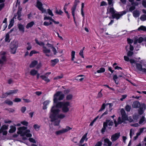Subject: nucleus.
I'll use <instances>...</instances> for the list:
<instances>
[{"instance_id":"obj_27","label":"nucleus","mask_w":146,"mask_h":146,"mask_svg":"<svg viewBox=\"0 0 146 146\" xmlns=\"http://www.w3.org/2000/svg\"><path fill=\"white\" fill-rule=\"evenodd\" d=\"M4 103L9 105H12L13 104V102L9 100H5L4 101Z\"/></svg>"},{"instance_id":"obj_10","label":"nucleus","mask_w":146,"mask_h":146,"mask_svg":"<svg viewBox=\"0 0 146 146\" xmlns=\"http://www.w3.org/2000/svg\"><path fill=\"white\" fill-rule=\"evenodd\" d=\"M8 128V125H3L1 128L0 129V133L3 132V135H6L7 134V131H5Z\"/></svg>"},{"instance_id":"obj_14","label":"nucleus","mask_w":146,"mask_h":146,"mask_svg":"<svg viewBox=\"0 0 146 146\" xmlns=\"http://www.w3.org/2000/svg\"><path fill=\"white\" fill-rule=\"evenodd\" d=\"M132 106V107L134 108H138L141 106L140 103L138 101L133 102Z\"/></svg>"},{"instance_id":"obj_56","label":"nucleus","mask_w":146,"mask_h":146,"mask_svg":"<svg viewBox=\"0 0 146 146\" xmlns=\"http://www.w3.org/2000/svg\"><path fill=\"white\" fill-rule=\"evenodd\" d=\"M29 141L32 143H36V141L33 138H29Z\"/></svg>"},{"instance_id":"obj_15","label":"nucleus","mask_w":146,"mask_h":146,"mask_svg":"<svg viewBox=\"0 0 146 146\" xmlns=\"http://www.w3.org/2000/svg\"><path fill=\"white\" fill-rule=\"evenodd\" d=\"M104 124H105L106 126H107L108 125L109 126H112L113 125V123L112 121H111L109 120H106L105 122L103 123Z\"/></svg>"},{"instance_id":"obj_39","label":"nucleus","mask_w":146,"mask_h":146,"mask_svg":"<svg viewBox=\"0 0 146 146\" xmlns=\"http://www.w3.org/2000/svg\"><path fill=\"white\" fill-rule=\"evenodd\" d=\"M146 132V128H142L140 129L139 132L141 134L143 132Z\"/></svg>"},{"instance_id":"obj_34","label":"nucleus","mask_w":146,"mask_h":146,"mask_svg":"<svg viewBox=\"0 0 146 146\" xmlns=\"http://www.w3.org/2000/svg\"><path fill=\"white\" fill-rule=\"evenodd\" d=\"M63 75L62 74H61L60 76H57L55 77L54 78V80H57L58 79H60L62 78L63 77Z\"/></svg>"},{"instance_id":"obj_47","label":"nucleus","mask_w":146,"mask_h":146,"mask_svg":"<svg viewBox=\"0 0 146 146\" xmlns=\"http://www.w3.org/2000/svg\"><path fill=\"white\" fill-rule=\"evenodd\" d=\"M102 141H103V140H102V141H98L95 145V146H101L102 145Z\"/></svg>"},{"instance_id":"obj_29","label":"nucleus","mask_w":146,"mask_h":146,"mask_svg":"<svg viewBox=\"0 0 146 146\" xmlns=\"http://www.w3.org/2000/svg\"><path fill=\"white\" fill-rule=\"evenodd\" d=\"M75 51L73 50H72L71 53V60L72 61L74 60V59L75 58Z\"/></svg>"},{"instance_id":"obj_24","label":"nucleus","mask_w":146,"mask_h":146,"mask_svg":"<svg viewBox=\"0 0 146 146\" xmlns=\"http://www.w3.org/2000/svg\"><path fill=\"white\" fill-rule=\"evenodd\" d=\"M34 24V23L33 21H32L27 24L26 26V28L27 29H29V28L32 27Z\"/></svg>"},{"instance_id":"obj_11","label":"nucleus","mask_w":146,"mask_h":146,"mask_svg":"<svg viewBox=\"0 0 146 146\" xmlns=\"http://www.w3.org/2000/svg\"><path fill=\"white\" fill-rule=\"evenodd\" d=\"M120 136L119 133H115L111 136V139L113 142H114L119 138Z\"/></svg>"},{"instance_id":"obj_35","label":"nucleus","mask_w":146,"mask_h":146,"mask_svg":"<svg viewBox=\"0 0 146 146\" xmlns=\"http://www.w3.org/2000/svg\"><path fill=\"white\" fill-rule=\"evenodd\" d=\"M138 30L139 31L141 30L143 31H146V27L143 26H141L138 29Z\"/></svg>"},{"instance_id":"obj_7","label":"nucleus","mask_w":146,"mask_h":146,"mask_svg":"<svg viewBox=\"0 0 146 146\" xmlns=\"http://www.w3.org/2000/svg\"><path fill=\"white\" fill-rule=\"evenodd\" d=\"M18 91V90H10L7 92L5 93H3L2 94V98H6L9 95H10L17 93Z\"/></svg>"},{"instance_id":"obj_58","label":"nucleus","mask_w":146,"mask_h":146,"mask_svg":"<svg viewBox=\"0 0 146 146\" xmlns=\"http://www.w3.org/2000/svg\"><path fill=\"white\" fill-rule=\"evenodd\" d=\"M142 4L143 6L146 8V0H143L142 1Z\"/></svg>"},{"instance_id":"obj_31","label":"nucleus","mask_w":146,"mask_h":146,"mask_svg":"<svg viewBox=\"0 0 146 146\" xmlns=\"http://www.w3.org/2000/svg\"><path fill=\"white\" fill-rule=\"evenodd\" d=\"M27 46L26 48L27 50H29L31 49L32 48V46L31 43L28 42L27 43Z\"/></svg>"},{"instance_id":"obj_44","label":"nucleus","mask_w":146,"mask_h":146,"mask_svg":"<svg viewBox=\"0 0 146 146\" xmlns=\"http://www.w3.org/2000/svg\"><path fill=\"white\" fill-rule=\"evenodd\" d=\"M134 131L133 130H132V129H131L130 130V136L131 138H132V136L133 135H134Z\"/></svg>"},{"instance_id":"obj_42","label":"nucleus","mask_w":146,"mask_h":146,"mask_svg":"<svg viewBox=\"0 0 146 146\" xmlns=\"http://www.w3.org/2000/svg\"><path fill=\"white\" fill-rule=\"evenodd\" d=\"M107 126H106L105 124L103 123V127L101 130V132L102 133L105 132V130L106 129Z\"/></svg>"},{"instance_id":"obj_45","label":"nucleus","mask_w":146,"mask_h":146,"mask_svg":"<svg viewBox=\"0 0 146 146\" xmlns=\"http://www.w3.org/2000/svg\"><path fill=\"white\" fill-rule=\"evenodd\" d=\"M47 12L49 15L52 16H54L52 11L50 9H47Z\"/></svg>"},{"instance_id":"obj_13","label":"nucleus","mask_w":146,"mask_h":146,"mask_svg":"<svg viewBox=\"0 0 146 146\" xmlns=\"http://www.w3.org/2000/svg\"><path fill=\"white\" fill-rule=\"evenodd\" d=\"M112 143L107 138H105L104 140V146H111Z\"/></svg>"},{"instance_id":"obj_1","label":"nucleus","mask_w":146,"mask_h":146,"mask_svg":"<svg viewBox=\"0 0 146 146\" xmlns=\"http://www.w3.org/2000/svg\"><path fill=\"white\" fill-rule=\"evenodd\" d=\"M64 96V95L61 91L57 92L54 95V105L50 110V117L51 119V121L54 122L53 124L55 126L58 125L60 121L59 119H63L65 116L64 114L60 113V110L58 108L62 107V111L65 113L68 112L69 110V102H58V100H62Z\"/></svg>"},{"instance_id":"obj_9","label":"nucleus","mask_w":146,"mask_h":146,"mask_svg":"<svg viewBox=\"0 0 146 146\" xmlns=\"http://www.w3.org/2000/svg\"><path fill=\"white\" fill-rule=\"evenodd\" d=\"M36 7L39 10L41 11L42 13H46V10L42 7V3L38 1L37 2Z\"/></svg>"},{"instance_id":"obj_48","label":"nucleus","mask_w":146,"mask_h":146,"mask_svg":"<svg viewBox=\"0 0 146 146\" xmlns=\"http://www.w3.org/2000/svg\"><path fill=\"white\" fill-rule=\"evenodd\" d=\"M143 40V38L142 37H139L137 39V41L139 43H141Z\"/></svg>"},{"instance_id":"obj_43","label":"nucleus","mask_w":146,"mask_h":146,"mask_svg":"<svg viewBox=\"0 0 146 146\" xmlns=\"http://www.w3.org/2000/svg\"><path fill=\"white\" fill-rule=\"evenodd\" d=\"M102 90L100 91L98 93V96H97V97L96 98H100L101 97H102V96H103V95L102 94V92H101V91H102Z\"/></svg>"},{"instance_id":"obj_61","label":"nucleus","mask_w":146,"mask_h":146,"mask_svg":"<svg viewBox=\"0 0 146 146\" xmlns=\"http://www.w3.org/2000/svg\"><path fill=\"white\" fill-rule=\"evenodd\" d=\"M52 49V51L53 52L54 54V55L56 54L57 53V50L54 47H53Z\"/></svg>"},{"instance_id":"obj_40","label":"nucleus","mask_w":146,"mask_h":146,"mask_svg":"<svg viewBox=\"0 0 146 146\" xmlns=\"http://www.w3.org/2000/svg\"><path fill=\"white\" fill-rule=\"evenodd\" d=\"M38 53V52L35 50H32L31 51L29 54V56H32L33 54H35Z\"/></svg>"},{"instance_id":"obj_55","label":"nucleus","mask_w":146,"mask_h":146,"mask_svg":"<svg viewBox=\"0 0 146 146\" xmlns=\"http://www.w3.org/2000/svg\"><path fill=\"white\" fill-rule=\"evenodd\" d=\"M127 41L128 43L130 44H131L133 43V41L132 39H130V38H127Z\"/></svg>"},{"instance_id":"obj_57","label":"nucleus","mask_w":146,"mask_h":146,"mask_svg":"<svg viewBox=\"0 0 146 146\" xmlns=\"http://www.w3.org/2000/svg\"><path fill=\"white\" fill-rule=\"evenodd\" d=\"M107 5V3L106 2L104 1H102L101 3L100 6H104L106 5Z\"/></svg>"},{"instance_id":"obj_25","label":"nucleus","mask_w":146,"mask_h":146,"mask_svg":"<svg viewBox=\"0 0 146 146\" xmlns=\"http://www.w3.org/2000/svg\"><path fill=\"white\" fill-rule=\"evenodd\" d=\"M38 71L35 69H32L31 70L30 72V74L31 75L34 76L37 73Z\"/></svg>"},{"instance_id":"obj_16","label":"nucleus","mask_w":146,"mask_h":146,"mask_svg":"<svg viewBox=\"0 0 146 146\" xmlns=\"http://www.w3.org/2000/svg\"><path fill=\"white\" fill-rule=\"evenodd\" d=\"M130 62L131 63H135V64H139L140 63H144L142 60H141V62L139 61V60L137 61L136 59L135 60L133 59H131L130 60Z\"/></svg>"},{"instance_id":"obj_50","label":"nucleus","mask_w":146,"mask_h":146,"mask_svg":"<svg viewBox=\"0 0 146 146\" xmlns=\"http://www.w3.org/2000/svg\"><path fill=\"white\" fill-rule=\"evenodd\" d=\"M33 127L34 128L36 129H39V128L40 127V126L37 124H35L34 125Z\"/></svg>"},{"instance_id":"obj_51","label":"nucleus","mask_w":146,"mask_h":146,"mask_svg":"<svg viewBox=\"0 0 146 146\" xmlns=\"http://www.w3.org/2000/svg\"><path fill=\"white\" fill-rule=\"evenodd\" d=\"M21 123L22 124L27 126L28 125V123L27 122L25 121H21Z\"/></svg>"},{"instance_id":"obj_32","label":"nucleus","mask_w":146,"mask_h":146,"mask_svg":"<svg viewBox=\"0 0 146 146\" xmlns=\"http://www.w3.org/2000/svg\"><path fill=\"white\" fill-rule=\"evenodd\" d=\"M131 108V106L129 105H127L125 108V110L129 112L130 111Z\"/></svg>"},{"instance_id":"obj_62","label":"nucleus","mask_w":146,"mask_h":146,"mask_svg":"<svg viewBox=\"0 0 146 146\" xmlns=\"http://www.w3.org/2000/svg\"><path fill=\"white\" fill-rule=\"evenodd\" d=\"M7 82L9 84H10L13 83V80L11 79H9L8 80Z\"/></svg>"},{"instance_id":"obj_6","label":"nucleus","mask_w":146,"mask_h":146,"mask_svg":"<svg viewBox=\"0 0 146 146\" xmlns=\"http://www.w3.org/2000/svg\"><path fill=\"white\" fill-rule=\"evenodd\" d=\"M18 46V42L16 40H13L11 42L10 48V51L11 54H15L16 53Z\"/></svg>"},{"instance_id":"obj_28","label":"nucleus","mask_w":146,"mask_h":146,"mask_svg":"<svg viewBox=\"0 0 146 146\" xmlns=\"http://www.w3.org/2000/svg\"><path fill=\"white\" fill-rule=\"evenodd\" d=\"M73 97V96L72 94H69L66 96V98L67 100H70L72 99Z\"/></svg>"},{"instance_id":"obj_12","label":"nucleus","mask_w":146,"mask_h":146,"mask_svg":"<svg viewBox=\"0 0 146 146\" xmlns=\"http://www.w3.org/2000/svg\"><path fill=\"white\" fill-rule=\"evenodd\" d=\"M145 109L146 106L145 104H142L141 107L138 110V113L140 115L142 114Z\"/></svg>"},{"instance_id":"obj_4","label":"nucleus","mask_w":146,"mask_h":146,"mask_svg":"<svg viewBox=\"0 0 146 146\" xmlns=\"http://www.w3.org/2000/svg\"><path fill=\"white\" fill-rule=\"evenodd\" d=\"M27 127L23 126L18 128V129L19 130L17 132V133L21 134L23 136H26L27 137H30L32 136V134L30 133V131L29 130H26Z\"/></svg>"},{"instance_id":"obj_54","label":"nucleus","mask_w":146,"mask_h":146,"mask_svg":"<svg viewBox=\"0 0 146 146\" xmlns=\"http://www.w3.org/2000/svg\"><path fill=\"white\" fill-rule=\"evenodd\" d=\"M135 9V7L134 6H132L129 9V11L132 12Z\"/></svg>"},{"instance_id":"obj_53","label":"nucleus","mask_w":146,"mask_h":146,"mask_svg":"<svg viewBox=\"0 0 146 146\" xmlns=\"http://www.w3.org/2000/svg\"><path fill=\"white\" fill-rule=\"evenodd\" d=\"M133 54V52L129 51L127 53V55L128 56H131Z\"/></svg>"},{"instance_id":"obj_26","label":"nucleus","mask_w":146,"mask_h":146,"mask_svg":"<svg viewBox=\"0 0 146 146\" xmlns=\"http://www.w3.org/2000/svg\"><path fill=\"white\" fill-rule=\"evenodd\" d=\"M76 5H74L73 7H72V13L73 16L75 15V12L76 9Z\"/></svg>"},{"instance_id":"obj_20","label":"nucleus","mask_w":146,"mask_h":146,"mask_svg":"<svg viewBox=\"0 0 146 146\" xmlns=\"http://www.w3.org/2000/svg\"><path fill=\"white\" fill-rule=\"evenodd\" d=\"M11 30L9 32L7 33L5 35V41L6 42H9L10 41L9 40V33L11 32Z\"/></svg>"},{"instance_id":"obj_8","label":"nucleus","mask_w":146,"mask_h":146,"mask_svg":"<svg viewBox=\"0 0 146 146\" xmlns=\"http://www.w3.org/2000/svg\"><path fill=\"white\" fill-rule=\"evenodd\" d=\"M71 129V128L68 127V126H67L65 128L61 130L56 131L55 132V133L57 135H60L62 133L66 132L68 131L69 130Z\"/></svg>"},{"instance_id":"obj_5","label":"nucleus","mask_w":146,"mask_h":146,"mask_svg":"<svg viewBox=\"0 0 146 146\" xmlns=\"http://www.w3.org/2000/svg\"><path fill=\"white\" fill-rule=\"evenodd\" d=\"M35 41L36 44L42 46L43 53L45 54L46 56H52V54L50 50L44 46V42H39L36 39H35Z\"/></svg>"},{"instance_id":"obj_52","label":"nucleus","mask_w":146,"mask_h":146,"mask_svg":"<svg viewBox=\"0 0 146 146\" xmlns=\"http://www.w3.org/2000/svg\"><path fill=\"white\" fill-rule=\"evenodd\" d=\"M55 13L57 14L61 15L63 13V12L61 10H60L58 11L57 10H56L55 11Z\"/></svg>"},{"instance_id":"obj_46","label":"nucleus","mask_w":146,"mask_h":146,"mask_svg":"<svg viewBox=\"0 0 146 146\" xmlns=\"http://www.w3.org/2000/svg\"><path fill=\"white\" fill-rule=\"evenodd\" d=\"M141 135V134L139 133V132H137V133H136V135L133 138V140H136V139H137L138 137V136H139V135Z\"/></svg>"},{"instance_id":"obj_21","label":"nucleus","mask_w":146,"mask_h":146,"mask_svg":"<svg viewBox=\"0 0 146 146\" xmlns=\"http://www.w3.org/2000/svg\"><path fill=\"white\" fill-rule=\"evenodd\" d=\"M40 77L43 80L45 81L48 82L50 81V80L48 78L46 77V76L41 75L40 76Z\"/></svg>"},{"instance_id":"obj_17","label":"nucleus","mask_w":146,"mask_h":146,"mask_svg":"<svg viewBox=\"0 0 146 146\" xmlns=\"http://www.w3.org/2000/svg\"><path fill=\"white\" fill-rule=\"evenodd\" d=\"M19 31L24 33L25 31L24 26L21 24H19L17 25Z\"/></svg>"},{"instance_id":"obj_41","label":"nucleus","mask_w":146,"mask_h":146,"mask_svg":"<svg viewBox=\"0 0 146 146\" xmlns=\"http://www.w3.org/2000/svg\"><path fill=\"white\" fill-rule=\"evenodd\" d=\"M117 78H118V77L117 76V75H114V76H113V80L114 81L115 83L117 84H118V82H117L116 80V79H117Z\"/></svg>"},{"instance_id":"obj_37","label":"nucleus","mask_w":146,"mask_h":146,"mask_svg":"<svg viewBox=\"0 0 146 146\" xmlns=\"http://www.w3.org/2000/svg\"><path fill=\"white\" fill-rule=\"evenodd\" d=\"M142 21H144L146 20V15H141L140 18Z\"/></svg>"},{"instance_id":"obj_23","label":"nucleus","mask_w":146,"mask_h":146,"mask_svg":"<svg viewBox=\"0 0 146 146\" xmlns=\"http://www.w3.org/2000/svg\"><path fill=\"white\" fill-rule=\"evenodd\" d=\"M140 15L139 12L138 11H135L133 12V15L135 17H138Z\"/></svg>"},{"instance_id":"obj_22","label":"nucleus","mask_w":146,"mask_h":146,"mask_svg":"<svg viewBox=\"0 0 146 146\" xmlns=\"http://www.w3.org/2000/svg\"><path fill=\"white\" fill-rule=\"evenodd\" d=\"M10 129L9 130V132L10 133H13L15 132L16 130V127L14 126H11L10 127Z\"/></svg>"},{"instance_id":"obj_3","label":"nucleus","mask_w":146,"mask_h":146,"mask_svg":"<svg viewBox=\"0 0 146 146\" xmlns=\"http://www.w3.org/2000/svg\"><path fill=\"white\" fill-rule=\"evenodd\" d=\"M121 112L122 115V119L120 117H118L117 119V122L116 120H114V122L115 124V127H116L118 124H120L122 122H124L125 121L128 120V117L126 115L125 110L123 109L121 110Z\"/></svg>"},{"instance_id":"obj_19","label":"nucleus","mask_w":146,"mask_h":146,"mask_svg":"<svg viewBox=\"0 0 146 146\" xmlns=\"http://www.w3.org/2000/svg\"><path fill=\"white\" fill-rule=\"evenodd\" d=\"M50 103L49 100H47L44 102L43 103V109L44 110L46 109L47 108V106H48Z\"/></svg>"},{"instance_id":"obj_63","label":"nucleus","mask_w":146,"mask_h":146,"mask_svg":"<svg viewBox=\"0 0 146 146\" xmlns=\"http://www.w3.org/2000/svg\"><path fill=\"white\" fill-rule=\"evenodd\" d=\"M143 65H144V67L142 72L146 73V64H143Z\"/></svg>"},{"instance_id":"obj_2","label":"nucleus","mask_w":146,"mask_h":146,"mask_svg":"<svg viewBox=\"0 0 146 146\" xmlns=\"http://www.w3.org/2000/svg\"><path fill=\"white\" fill-rule=\"evenodd\" d=\"M116 11L114 10L113 7H111L109 9H108L107 13H111L112 17L113 19L115 18L117 20L119 19L123 15L126 13V12L123 11L119 13H115Z\"/></svg>"},{"instance_id":"obj_36","label":"nucleus","mask_w":146,"mask_h":146,"mask_svg":"<svg viewBox=\"0 0 146 146\" xmlns=\"http://www.w3.org/2000/svg\"><path fill=\"white\" fill-rule=\"evenodd\" d=\"M105 69L104 68H101L97 71V72L98 73L104 72L105 71Z\"/></svg>"},{"instance_id":"obj_30","label":"nucleus","mask_w":146,"mask_h":146,"mask_svg":"<svg viewBox=\"0 0 146 146\" xmlns=\"http://www.w3.org/2000/svg\"><path fill=\"white\" fill-rule=\"evenodd\" d=\"M87 133H86L85 135H84L82 137L81 139L80 140V143H82L84 141V140H85L86 138V136L87 135Z\"/></svg>"},{"instance_id":"obj_33","label":"nucleus","mask_w":146,"mask_h":146,"mask_svg":"<svg viewBox=\"0 0 146 146\" xmlns=\"http://www.w3.org/2000/svg\"><path fill=\"white\" fill-rule=\"evenodd\" d=\"M145 121V118L144 116H143L140 119L139 123V124H141L142 123H143V122Z\"/></svg>"},{"instance_id":"obj_18","label":"nucleus","mask_w":146,"mask_h":146,"mask_svg":"<svg viewBox=\"0 0 146 146\" xmlns=\"http://www.w3.org/2000/svg\"><path fill=\"white\" fill-rule=\"evenodd\" d=\"M136 67L139 71L142 72L143 67H144V65L143 64V65H142L141 64H136Z\"/></svg>"},{"instance_id":"obj_49","label":"nucleus","mask_w":146,"mask_h":146,"mask_svg":"<svg viewBox=\"0 0 146 146\" xmlns=\"http://www.w3.org/2000/svg\"><path fill=\"white\" fill-rule=\"evenodd\" d=\"M59 61L58 59H55L53 60H51V62L52 63H57Z\"/></svg>"},{"instance_id":"obj_64","label":"nucleus","mask_w":146,"mask_h":146,"mask_svg":"<svg viewBox=\"0 0 146 146\" xmlns=\"http://www.w3.org/2000/svg\"><path fill=\"white\" fill-rule=\"evenodd\" d=\"M133 118L135 120H137L139 118V115H134L133 116Z\"/></svg>"},{"instance_id":"obj_38","label":"nucleus","mask_w":146,"mask_h":146,"mask_svg":"<svg viewBox=\"0 0 146 146\" xmlns=\"http://www.w3.org/2000/svg\"><path fill=\"white\" fill-rule=\"evenodd\" d=\"M106 104H103L101 108L99 110V111H102L103 110H104L106 106Z\"/></svg>"},{"instance_id":"obj_60","label":"nucleus","mask_w":146,"mask_h":146,"mask_svg":"<svg viewBox=\"0 0 146 146\" xmlns=\"http://www.w3.org/2000/svg\"><path fill=\"white\" fill-rule=\"evenodd\" d=\"M83 51L82 50H80V51L79 54L82 58H84V56L83 55Z\"/></svg>"},{"instance_id":"obj_59","label":"nucleus","mask_w":146,"mask_h":146,"mask_svg":"<svg viewBox=\"0 0 146 146\" xmlns=\"http://www.w3.org/2000/svg\"><path fill=\"white\" fill-rule=\"evenodd\" d=\"M21 101V100L19 98H16L13 100V101L15 102H20Z\"/></svg>"}]
</instances>
